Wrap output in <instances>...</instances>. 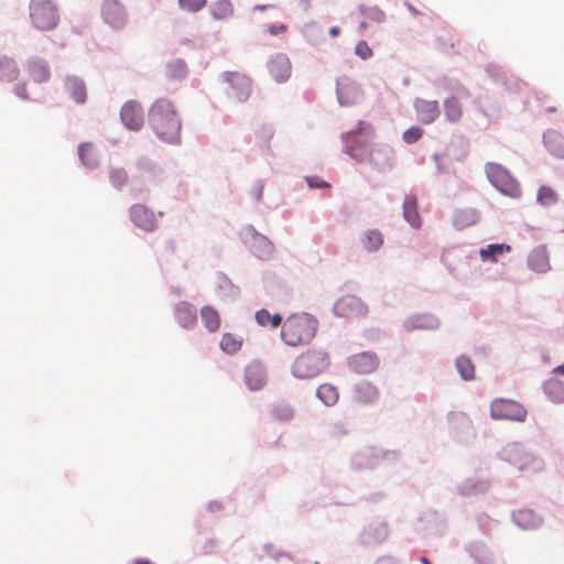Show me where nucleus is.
<instances>
[{
	"instance_id": "nucleus-1",
	"label": "nucleus",
	"mask_w": 564,
	"mask_h": 564,
	"mask_svg": "<svg viewBox=\"0 0 564 564\" xmlns=\"http://www.w3.org/2000/svg\"><path fill=\"white\" fill-rule=\"evenodd\" d=\"M149 123L164 142L176 143L181 138V119L172 101L156 99L149 110Z\"/></svg>"
},
{
	"instance_id": "nucleus-2",
	"label": "nucleus",
	"mask_w": 564,
	"mask_h": 564,
	"mask_svg": "<svg viewBox=\"0 0 564 564\" xmlns=\"http://www.w3.org/2000/svg\"><path fill=\"white\" fill-rule=\"evenodd\" d=\"M317 325V319L307 313L290 315L282 325L281 338L288 346L306 345L315 337Z\"/></svg>"
},
{
	"instance_id": "nucleus-3",
	"label": "nucleus",
	"mask_w": 564,
	"mask_h": 564,
	"mask_svg": "<svg viewBox=\"0 0 564 564\" xmlns=\"http://www.w3.org/2000/svg\"><path fill=\"white\" fill-rule=\"evenodd\" d=\"M328 366L329 357L325 351L311 349L294 360L292 372L299 379H310L322 373Z\"/></svg>"
},
{
	"instance_id": "nucleus-4",
	"label": "nucleus",
	"mask_w": 564,
	"mask_h": 564,
	"mask_svg": "<svg viewBox=\"0 0 564 564\" xmlns=\"http://www.w3.org/2000/svg\"><path fill=\"white\" fill-rule=\"evenodd\" d=\"M29 15L34 28L41 31H50L57 26L59 12L52 0H31Z\"/></svg>"
},
{
	"instance_id": "nucleus-5",
	"label": "nucleus",
	"mask_w": 564,
	"mask_h": 564,
	"mask_svg": "<svg viewBox=\"0 0 564 564\" xmlns=\"http://www.w3.org/2000/svg\"><path fill=\"white\" fill-rule=\"evenodd\" d=\"M485 172L488 181L501 194L511 198H519L521 196L520 184L501 164L489 162L485 165Z\"/></svg>"
},
{
	"instance_id": "nucleus-6",
	"label": "nucleus",
	"mask_w": 564,
	"mask_h": 564,
	"mask_svg": "<svg viewBox=\"0 0 564 564\" xmlns=\"http://www.w3.org/2000/svg\"><path fill=\"white\" fill-rule=\"evenodd\" d=\"M227 85L225 93L234 101H246L251 94V79L239 72H226L223 75Z\"/></svg>"
},
{
	"instance_id": "nucleus-7",
	"label": "nucleus",
	"mask_w": 564,
	"mask_h": 564,
	"mask_svg": "<svg viewBox=\"0 0 564 564\" xmlns=\"http://www.w3.org/2000/svg\"><path fill=\"white\" fill-rule=\"evenodd\" d=\"M490 416L494 420L523 422L527 416V410L517 401L498 398L490 403Z\"/></svg>"
},
{
	"instance_id": "nucleus-8",
	"label": "nucleus",
	"mask_w": 564,
	"mask_h": 564,
	"mask_svg": "<svg viewBox=\"0 0 564 564\" xmlns=\"http://www.w3.org/2000/svg\"><path fill=\"white\" fill-rule=\"evenodd\" d=\"M101 18L110 28L121 30L128 22V13L119 0H104L101 3Z\"/></svg>"
},
{
	"instance_id": "nucleus-9",
	"label": "nucleus",
	"mask_w": 564,
	"mask_h": 564,
	"mask_svg": "<svg viewBox=\"0 0 564 564\" xmlns=\"http://www.w3.org/2000/svg\"><path fill=\"white\" fill-rule=\"evenodd\" d=\"M334 313L344 318H359L368 313V308L360 299L348 294L336 301Z\"/></svg>"
},
{
	"instance_id": "nucleus-10",
	"label": "nucleus",
	"mask_w": 564,
	"mask_h": 564,
	"mask_svg": "<svg viewBox=\"0 0 564 564\" xmlns=\"http://www.w3.org/2000/svg\"><path fill=\"white\" fill-rule=\"evenodd\" d=\"M120 117L123 124L130 130H140L143 126V109L141 105L134 100H129L122 106Z\"/></svg>"
},
{
	"instance_id": "nucleus-11",
	"label": "nucleus",
	"mask_w": 564,
	"mask_h": 564,
	"mask_svg": "<svg viewBox=\"0 0 564 564\" xmlns=\"http://www.w3.org/2000/svg\"><path fill=\"white\" fill-rule=\"evenodd\" d=\"M29 77L37 83H47L51 78V68L46 59L37 56L30 57L24 64Z\"/></svg>"
},
{
	"instance_id": "nucleus-12",
	"label": "nucleus",
	"mask_w": 564,
	"mask_h": 564,
	"mask_svg": "<svg viewBox=\"0 0 564 564\" xmlns=\"http://www.w3.org/2000/svg\"><path fill=\"white\" fill-rule=\"evenodd\" d=\"M337 96L341 105L350 106L361 99L362 93L355 82L343 77L337 82Z\"/></svg>"
},
{
	"instance_id": "nucleus-13",
	"label": "nucleus",
	"mask_w": 564,
	"mask_h": 564,
	"mask_svg": "<svg viewBox=\"0 0 564 564\" xmlns=\"http://www.w3.org/2000/svg\"><path fill=\"white\" fill-rule=\"evenodd\" d=\"M130 218L135 226L145 231H153L158 226L154 213L141 204L130 208Z\"/></svg>"
},
{
	"instance_id": "nucleus-14",
	"label": "nucleus",
	"mask_w": 564,
	"mask_h": 564,
	"mask_svg": "<svg viewBox=\"0 0 564 564\" xmlns=\"http://www.w3.org/2000/svg\"><path fill=\"white\" fill-rule=\"evenodd\" d=\"M349 368L357 373H369L378 368L379 359L373 352H360L348 360Z\"/></svg>"
},
{
	"instance_id": "nucleus-15",
	"label": "nucleus",
	"mask_w": 564,
	"mask_h": 564,
	"mask_svg": "<svg viewBox=\"0 0 564 564\" xmlns=\"http://www.w3.org/2000/svg\"><path fill=\"white\" fill-rule=\"evenodd\" d=\"M509 460L519 470L536 471L542 468V462L521 448H514L510 452Z\"/></svg>"
},
{
	"instance_id": "nucleus-16",
	"label": "nucleus",
	"mask_w": 564,
	"mask_h": 564,
	"mask_svg": "<svg viewBox=\"0 0 564 564\" xmlns=\"http://www.w3.org/2000/svg\"><path fill=\"white\" fill-rule=\"evenodd\" d=\"M268 69L275 82L282 83L291 75V63L284 54H276L269 61Z\"/></svg>"
},
{
	"instance_id": "nucleus-17",
	"label": "nucleus",
	"mask_w": 564,
	"mask_h": 564,
	"mask_svg": "<svg viewBox=\"0 0 564 564\" xmlns=\"http://www.w3.org/2000/svg\"><path fill=\"white\" fill-rule=\"evenodd\" d=\"M414 108L417 119L425 124L432 123L440 115L438 102L436 100L416 99Z\"/></svg>"
},
{
	"instance_id": "nucleus-18",
	"label": "nucleus",
	"mask_w": 564,
	"mask_h": 564,
	"mask_svg": "<svg viewBox=\"0 0 564 564\" xmlns=\"http://www.w3.org/2000/svg\"><path fill=\"white\" fill-rule=\"evenodd\" d=\"M64 87L68 96L79 105L87 100V88L85 82L77 76H67L64 79Z\"/></svg>"
},
{
	"instance_id": "nucleus-19",
	"label": "nucleus",
	"mask_w": 564,
	"mask_h": 564,
	"mask_svg": "<svg viewBox=\"0 0 564 564\" xmlns=\"http://www.w3.org/2000/svg\"><path fill=\"white\" fill-rule=\"evenodd\" d=\"M245 381L250 390H260L267 381L263 366L257 362L248 365L245 370Z\"/></svg>"
},
{
	"instance_id": "nucleus-20",
	"label": "nucleus",
	"mask_w": 564,
	"mask_h": 564,
	"mask_svg": "<svg viewBox=\"0 0 564 564\" xmlns=\"http://www.w3.org/2000/svg\"><path fill=\"white\" fill-rule=\"evenodd\" d=\"M528 264L535 272H546L551 268L546 248L543 246L534 248L529 254Z\"/></svg>"
},
{
	"instance_id": "nucleus-21",
	"label": "nucleus",
	"mask_w": 564,
	"mask_h": 564,
	"mask_svg": "<svg viewBox=\"0 0 564 564\" xmlns=\"http://www.w3.org/2000/svg\"><path fill=\"white\" fill-rule=\"evenodd\" d=\"M175 317L182 327L192 328L197 321L196 308L191 303L181 302L175 307Z\"/></svg>"
},
{
	"instance_id": "nucleus-22",
	"label": "nucleus",
	"mask_w": 564,
	"mask_h": 564,
	"mask_svg": "<svg viewBox=\"0 0 564 564\" xmlns=\"http://www.w3.org/2000/svg\"><path fill=\"white\" fill-rule=\"evenodd\" d=\"M379 397L378 389L368 381H362L355 387V400L360 404H370L377 401Z\"/></svg>"
},
{
	"instance_id": "nucleus-23",
	"label": "nucleus",
	"mask_w": 564,
	"mask_h": 564,
	"mask_svg": "<svg viewBox=\"0 0 564 564\" xmlns=\"http://www.w3.org/2000/svg\"><path fill=\"white\" fill-rule=\"evenodd\" d=\"M20 74L18 64L9 56H0V83H12Z\"/></svg>"
},
{
	"instance_id": "nucleus-24",
	"label": "nucleus",
	"mask_w": 564,
	"mask_h": 564,
	"mask_svg": "<svg viewBox=\"0 0 564 564\" xmlns=\"http://www.w3.org/2000/svg\"><path fill=\"white\" fill-rule=\"evenodd\" d=\"M403 217L413 228L421 227L422 221L417 212V200L415 196H405L403 202Z\"/></svg>"
},
{
	"instance_id": "nucleus-25",
	"label": "nucleus",
	"mask_w": 564,
	"mask_h": 564,
	"mask_svg": "<svg viewBox=\"0 0 564 564\" xmlns=\"http://www.w3.org/2000/svg\"><path fill=\"white\" fill-rule=\"evenodd\" d=\"M511 251V246L507 243H491L479 250L482 261L497 262L499 257Z\"/></svg>"
},
{
	"instance_id": "nucleus-26",
	"label": "nucleus",
	"mask_w": 564,
	"mask_h": 564,
	"mask_svg": "<svg viewBox=\"0 0 564 564\" xmlns=\"http://www.w3.org/2000/svg\"><path fill=\"white\" fill-rule=\"evenodd\" d=\"M240 236L246 243H249L251 248L262 246L269 251L272 250V243L262 235L258 234L251 226L242 228Z\"/></svg>"
},
{
	"instance_id": "nucleus-27",
	"label": "nucleus",
	"mask_w": 564,
	"mask_h": 564,
	"mask_svg": "<svg viewBox=\"0 0 564 564\" xmlns=\"http://www.w3.org/2000/svg\"><path fill=\"white\" fill-rule=\"evenodd\" d=\"M544 143L547 150L555 156L564 159V137L556 131H547L544 134Z\"/></svg>"
},
{
	"instance_id": "nucleus-28",
	"label": "nucleus",
	"mask_w": 564,
	"mask_h": 564,
	"mask_svg": "<svg viewBox=\"0 0 564 564\" xmlns=\"http://www.w3.org/2000/svg\"><path fill=\"white\" fill-rule=\"evenodd\" d=\"M200 317L208 332L215 333L220 328V315L213 306H203L200 310Z\"/></svg>"
},
{
	"instance_id": "nucleus-29",
	"label": "nucleus",
	"mask_w": 564,
	"mask_h": 564,
	"mask_svg": "<svg viewBox=\"0 0 564 564\" xmlns=\"http://www.w3.org/2000/svg\"><path fill=\"white\" fill-rule=\"evenodd\" d=\"M210 14L216 20H227L234 14V6L230 0H216L210 6Z\"/></svg>"
},
{
	"instance_id": "nucleus-30",
	"label": "nucleus",
	"mask_w": 564,
	"mask_h": 564,
	"mask_svg": "<svg viewBox=\"0 0 564 564\" xmlns=\"http://www.w3.org/2000/svg\"><path fill=\"white\" fill-rule=\"evenodd\" d=\"M546 395L553 402H564V382L558 379H550L544 384Z\"/></svg>"
},
{
	"instance_id": "nucleus-31",
	"label": "nucleus",
	"mask_w": 564,
	"mask_h": 564,
	"mask_svg": "<svg viewBox=\"0 0 564 564\" xmlns=\"http://www.w3.org/2000/svg\"><path fill=\"white\" fill-rule=\"evenodd\" d=\"M316 395L327 406L334 405L339 398L338 390L330 383H323L317 388Z\"/></svg>"
},
{
	"instance_id": "nucleus-32",
	"label": "nucleus",
	"mask_w": 564,
	"mask_h": 564,
	"mask_svg": "<svg viewBox=\"0 0 564 564\" xmlns=\"http://www.w3.org/2000/svg\"><path fill=\"white\" fill-rule=\"evenodd\" d=\"M242 339L231 333H225L219 343L220 349L228 354L234 355L241 349Z\"/></svg>"
},
{
	"instance_id": "nucleus-33",
	"label": "nucleus",
	"mask_w": 564,
	"mask_h": 564,
	"mask_svg": "<svg viewBox=\"0 0 564 564\" xmlns=\"http://www.w3.org/2000/svg\"><path fill=\"white\" fill-rule=\"evenodd\" d=\"M444 112L451 122H457L463 116V108L459 100L452 96L444 101Z\"/></svg>"
},
{
	"instance_id": "nucleus-34",
	"label": "nucleus",
	"mask_w": 564,
	"mask_h": 564,
	"mask_svg": "<svg viewBox=\"0 0 564 564\" xmlns=\"http://www.w3.org/2000/svg\"><path fill=\"white\" fill-rule=\"evenodd\" d=\"M254 317L257 323L263 327L270 326L271 328H276L282 322L280 314H270V312L264 308L257 311Z\"/></svg>"
},
{
	"instance_id": "nucleus-35",
	"label": "nucleus",
	"mask_w": 564,
	"mask_h": 564,
	"mask_svg": "<svg viewBox=\"0 0 564 564\" xmlns=\"http://www.w3.org/2000/svg\"><path fill=\"white\" fill-rule=\"evenodd\" d=\"M456 368L464 380H473L475 378V366L470 358L459 356L456 359Z\"/></svg>"
},
{
	"instance_id": "nucleus-36",
	"label": "nucleus",
	"mask_w": 564,
	"mask_h": 564,
	"mask_svg": "<svg viewBox=\"0 0 564 564\" xmlns=\"http://www.w3.org/2000/svg\"><path fill=\"white\" fill-rule=\"evenodd\" d=\"M513 521L523 529L534 528L538 523V518L530 510H520L513 513Z\"/></svg>"
},
{
	"instance_id": "nucleus-37",
	"label": "nucleus",
	"mask_w": 564,
	"mask_h": 564,
	"mask_svg": "<svg viewBox=\"0 0 564 564\" xmlns=\"http://www.w3.org/2000/svg\"><path fill=\"white\" fill-rule=\"evenodd\" d=\"M383 238L378 230H368L362 238V246L368 251H376L381 247Z\"/></svg>"
},
{
	"instance_id": "nucleus-38",
	"label": "nucleus",
	"mask_w": 564,
	"mask_h": 564,
	"mask_svg": "<svg viewBox=\"0 0 564 564\" xmlns=\"http://www.w3.org/2000/svg\"><path fill=\"white\" fill-rule=\"evenodd\" d=\"M478 220V214L475 209L459 210L455 215V224L460 227L474 225Z\"/></svg>"
},
{
	"instance_id": "nucleus-39",
	"label": "nucleus",
	"mask_w": 564,
	"mask_h": 564,
	"mask_svg": "<svg viewBox=\"0 0 564 564\" xmlns=\"http://www.w3.org/2000/svg\"><path fill=\"white\" fill-rule=\"evenodd\" d=\"M556 192L549 186H541L538 192V202L544 206H551L557 202Z\"/></svg>"
},
{
	"instance_id": "nucleus-40",
	"label": "nucleus",
	"mask_w": 564,
	"mask_h": 564,
	"mask_svg": "<svg viewBox=\"0 0 564 564\" xmlns=\"http://www.w3.org/2000/svg\"><path fill=\"white\" fill-rule=\"evenodd\" d=\"M109 178L116 188H121L128 182V174L123 169L117 167L110 171Z\"/></svg>"
},
{
	"instance_id": "nucleus-41",
	"label": "nucleus",
	"mask_w": 564,
	"mask_h": 564,
	"mask_svg": "<svg viewBox=\"0 0 564 564\" xmlns=\"http://www.w3.org/2000/svg\"><path fill=\"white\" fill-rule=\"evenodd\" d=\"M422 134L423 130L420 127L412 126L403 132L402 139L405 143L412 144L419 141L422 138Z\"/></svg>"
},
{
	"instance_id": "nucleus-42",
	"label": "nucleus",
	"mask_w": 564,
	"mask_h": 564,
	"mask_svg": "<svg viewBox=\"0 0 564 564\" xmlns=\"http://www.w3.org/2000/svg\"><path fill=\"white\" fill-rule=\"evenodd\" d=\"M207 0H178L180 7L188 12H197L206 6Z\"/></svg>"
},
{
	"instance_id": "nucleus-43",
	"label": "nucleus",
	"mask_w": 564,
	"mask_h": 564,
	"mask_svg": "<svg viewBox=\"0 0 564 564\" xmlns=\"http://www.w3.org/2000/svg\"><path fill=\"white\" fill-rule=\"evenodd\" d=\"M79 158L85 165L93 166L95 159L93 155V148L89 144H83L78 150Z\"/></svg>"
},
{
	"instance_id": "nucleus-44",
	"label": "nucleus",
	"mask_w": 564,
	"mask_h": 564,
	"mask_svg": "<svg viewBox=\"0 0 564 564\" xmlns=\"http://www.w3.org/2000/svg\"><path fill=\"white\" fill-rule=\"evenodd\" d=\"M362 14L370 21L381 23L384 20V13L378 8L361 9Z\"/></svg>"
},
{
	"instance_id": "nucleus-45",
	"label": "nucleus",
	"mask_w": 564,
	"mask_h": 564,
	"mask_svg": "<svg viewBox=\"0 0 564 564\" xmlns=\"http://www.w3.org/2000/svg\"><path fill=\"white\" fill-rule=\"evenodd\" d=\"M347 433H348L347 425L343 421L334 422L329 429V435L333 438H339L343 435H346Z\"/></svg>"
},
{
	"instance_id": "nucleus-46",
	"label": "nucleus",
	"mask_w": 564,
	"mask_h": 564,
	"mask_svg": "<svg viewBox=\"0 0 564 564\" xmlns=\"http://www.w3.org/2000/svg\"><path fill=\"white\" fill-rule=\"evenodd\" d=\"M355 53L362 59H367L372 56V50L369 47V45L365 41H359L356 44Z\"/></svg>"
},
{
	"instance_id": "nucleus-47",
	"label": "nucleus",
	"mask_w": 564,
	"mask_h": 564,
	"mask_svg": "<svg viewBox=\"0 0 564 564\" xmlns=\"http://www.w3.org/2000/svg\"><path fill=\"white\" fill-rule=\"evenodd\" d=\"M305 181L310 188H329L330 184L321 180L318 176L305 177Z\"/></svg>"
},
{
	"instance_id": "nucleus-48",
	"label": "nucleus",
	"mask_w": 564,
	"mask_h": 564,
	"mask_svg": "<svg viewBox=\"0 0 564 564\" xmlns=\"http://www.w3.org/2000/svg\"><path fill=\"white\" fill-rule=\"evenodd\" d=\"M14 93L19 98H21L23 100L30 99V96L28 94L26 83H24V82L19 83L14 86Z\"/></svg>"
},
{
	"instance_id": "nucleus-49",
	"label": "nucleus",
	"mask_w": 564,
	"mask_h": 564,
	"mask_svg": "<svg viewBox=\"0 0 564 564\" xmlns=\"http://www.w3.org/2000/svg\"><path fill=\"white\" fill-rule=\"evenodd\" d=\"M163 248L166 253H174L176 251V241L174 239H167L164 241Z\"/></svg>"
},
{
	"instance_id": "nucleus-50",
	"label": "nucleus",
	"mask_w": 564,
	"mask_h": 564,
	"mask_svg": "<svg viewBox=\"0 0 564 564\" xmlns=\"http://www.w3.org/2000/svg\"><path fill=\"white\" fill-rule=\"evenodd\" d=\"M376 564H401V563H399V561L392 556L384 555V556L379 557L376 561Z\"/></svg>"
},
{
	"instance_id": "nucleus-51",
	"label": "nucleus",
	"mask_w": 564,
	"mask_h": 564,
	"mask_svg": "<svg viewBox=\"0 0 564 564\" xmlns=\"http://www.w3.org/2000/svg\"><path fill=\"white\" fill-rule=\"evenodd\" d=\"M329 34H330L332 36H334V37H335V36H337V35L339 34V28H338V26H333V28H330V30H329Z\"/></svg>"
},
{
	"instance_id": "nucleus-52",
	"label": "nucleus",
	"mask_w": 564,
	"mask_h": 564,
	"mask_svg": "<svg viewBox=\"0 0 564 564\" xmlns=\"http://www.w3.org/2000/svg\"><path fill=\"white\" fill-rule=\"evenodd\" d=\"M554 372H555V373H558V375L564 376V364H563V365H561V366H557V367L554 369Z\"/></svg>"
},
{
	"instance_id": "nucleus-53",
	"label": "nucleus",
	"mask_w": 564,
	"mask_h": 564,
	"mask_svg": "<svg viewBox=\"0 0 564 564\" xmlns=\"http://www.w3.org/2000/svg\"><path fill=\"white\" fill-rule=\"evenodd\" d=\"M132 564H151L148 560H135Z\"/></svg>"
},
{
	"instance_id": "nucleus-54",
	"label": "nucleus",
	"mask_w": 564,
	"mask_h": 564,
	"mask_svg": "<svg viewBox=\"0 0 564 564\" xmlns=\"http://www.w3.org/2000/svg\"><path fill=\"white\" fill-rule=\"evenodd\" d=\"M545 111L554 112V111H556V108L554 106H545Z\"/></svg>"
},
{
	"instance_id": "nucleus-55",
	"label": "nucleus",
	"mask_w": 564,
	"mask_h": 564,
	"mask_svg": "<svg viewBox=\"0 0 564 564\" xmlns=\"http://www.w3.org/2000/svg\"><path fill=\"white\" fill-rule=\"evenodd\" d=\"M176 66L180 68V70H181L182 73L184 72L185 66H184V64H183V63H181V62H180V63H177V64H176Z\"/></svg>"
},
{
	"instance_id": "nucleus-56",
	"label": "nucleus",
	"mask_w": 564,
	"mask_h": 564,
	"mask_svg": "<svg viewBox=\"0 0 564 564\" xmlns=\"http://www.w3.org/2000/svg\"><path fill=\"white\" fill-rule=\"evenodd\" d=\"M421 563L422 564H431L430 561L425 556L421 557Z\"/></svg>"
},
{
	"instance_id": "nucleus-57",
	"label": "nucleus",
	"mask_w": 564,
	"mask_h": 564,
	"mask_svg": "<svg viewBox=\"0 0 564 564\" xmlns=\"http://www.w3.org/2000/svg\"><path fill=\"white\" fill-rule=\"evenodd\" d=\"M359 28H360L361 30L366 29V28H367V22H366V21H362V22L360 23Z\"/></svg>"
},
{
	"instance_id": "nucleus-58",
	"label": "nucleus",
	"mask_w": 564,
	"mask_h": 564,
	"mask_svg": "<svg viewBox=\"0 0 564 564\" xmlns=\"http://www.w3.org/2000/svg\"><path fill=\"white\" fill-rule=\"evenodd\" d=\"M265 137H267L268 139H270V138H271V133H269V132H268Z\"/></svg>"
}]
</instances>
